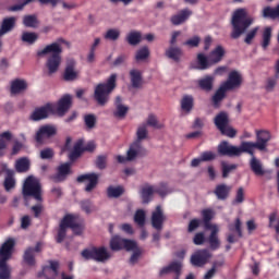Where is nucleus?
I'll return each instance as SVG.
<instances>
[{"mask_svg": "<svg viewBox=\"0 0 279 279\" xmlns=\"http://www.w3.org/2000/svg\"><path fill=\"white\" fill-rule=\"evenodd\" d=\"M130 80L133 88H141L143 86V72L134 68L130 71Z\"/></svg>", "mask_w": 279, "mask_h": 279, "instance_id": "28", "label": "nucleus"}, {"mask_svg": "<svg viewBox=\"0 0 279 279\" xmlns=\"http://www.w3.org/2000/svg\"><path fill=\"white\" fill-rule=\"evenodd\" d=\"M226 54V49L223 47L218 46L214 50H211V53L208 54L209 62L216 64L223 60V56Z\"/></svg>", "mask_w": 279, "mask_h": 279, "instance_id": "31", "label": "nucleus"}, {"mask_svg": "<svg viewBox=\"0 0 279 279\" xmlns=\"http://www.w3.org/2000/svg\"><path fill=\"white\" fill-rule=\"evenodd\" d=\"M39 36L35 32H23L22 40L28 45H33L38 40Z\"/></svg>", "mask_w": 279, "mask_h": 279, "instance_id": "50", "label": "nucleus"}, {"mask_svg": "<svg viewBox=\"0 0 279 279\" xmlns=\"http://www.w3.org/2000/svg\"><path fill=\"white\" fill-rule=\"evenodd\" d=\"M182 267H183V265L181 262H173L170 265L162 267L159 275L166 276L170 272H175V275H177L175 279H178V277H180V271L182 270Z\"/></svg>", "mask_w": 279, "mask_h": 279, "instance_id": "25", "label": "nucleus"}, {"mask_svg": "<svg viewBox=\"0 0 279 279\" xmlns=\"http://www.w3.org/2000/svg\"><path fill=\"white\" fill-rule=\"evenodd\" d=\"M43 244L41 243H37V245L33 248L29 247L25 251L24 253V262L28 265V266H35V253H39L41 251Z\"/></svg>", "mask_w": 279, "mask_h": 279, "instance_id": "21", "label": "nucleus"}, {"mask_svg": "<svg viewBox=\"0 0 279 279\" xmlns=\"http://www.w3.org/2000/svg\"><path fill=\"white\" fill-rule=\"evenodd\" d=\"M259 26H255V28H252L247 34L246 37L244 39V41L247 45L252 44V40H254V38L256 37L257 33H258Z\"/></svg>", "mask_w": 279, "mask_h": 279, "instance_id": "58", "label": "nucleus"}, {"mask_svg": "<svg viewBox=\"0 0 279 279\" xmlns=\"http://www.w3.org/2000/svg\"><path fill=\"white\" fill-rule=\"evenodd\" d=\"M215 124L222 135L229 138L236 136V131L229 125V116L226 111H221L216 116Z\"/></svg>", "mask_w": 279, "mask_h": 279, "instance_id": "8", "label": "nucleus"}, {"mask_svg": "<svg viewBox=\"0 0 279 279\" xmlns=\"http://www.w3.org/2000/svg\"><path fill=\"white\" fill-rule=\"evenodd\" d=\"M154 193H158L161 197H165L170 192L167 187V184L165 183H162L158 189H155L154 186H150V185H146L142 187V191H141V197H142L143 204H148Z\"/></svg>", "mask_w": 279, "mask_h": 279, "instance_id": "11", "label": "nucleus"}, {"mask_svg": "<svg viewBox=\"0 0 279 279\" xmlns=\"http://www.w3.org/2000/svg\"><path fill=\"white\" fill-rule=\"evenodd\" d=\"M146 125H150L155 129H161L162 128V124H158V119L154 114H150L148 117V120H146Z\"/></svg>", "mask_w": 279, "mask_h": 279, "instance_id": "63", "label": "nucleus"}, {"mask_svg": "<svg viewBox=\"0 0 279 279\" xmlns=\"http://www.w3.org/2000/svg\"><path fill=\"white\" fill-rule=\"evenodd\" d=\"M9 259H4L0 265V279H11L12 268L8 265Z\"/></svg>", "mask_w": 279, "mask_h": 279, "instance_id": "48", "label": "nucleus"}, {"mask_svg": "<svg viewBox=\"0 0 279 279\" xmlns=\"http://www.w3.org/2000/svg\"><path fill=\"white\" fill-rule=\"evenodd\" d=\"M124 190L121 186L114 187L110 186L108 189V197L109 198H119L121 195H123Z\"/></svg>", "mask_w": 279, "mask_h": 279, "instance_id": "54", "label": "nucleus"}, {"mask_svg": "<svg viewBox=\"0 0 279 279\" xmlns=\"http://www.w3.org/2000/svg\"><path fill=\"white\" fill-rule=\"evenodd\" d=\"M227 92H229V89L220 85L219 89H217L214 97H211V101H214V105L216 108L219 107L220 101H223V99L226 98Z\"/></svg>", "mask_w": 279, "mask_h": 279, "instance_id": "39", "label": "nucleus"}, {"mask_svg": "<svg viewBox=\"0 0 279 279\" xmlns=\"http://www.w3.org/2000/svg\"><path fill=\"white\" fill-rule=\"evenodd\" d=\"M23 195L24 199L27 201V197L32 196L35 201L41 202V185L39 180L33 175L27 177L23 185Z\"/></svg>", "mask_w": 279, "mask_h": 279, "instance_id": "7", "label": "nucleus"}, {"mask_svg": "<svg viewBox=\"0 0 279 279\" xmlns=\"http://www.w3.org/2000/svg\"><path fill=\"white\" fill-rule=\"evenodd\" d=\"M255 138L257 142H243L245 154L253 155L255 149H258L259 151H267V146L271 141L270 132L265 130H257L255 131Z\"/></svg>", "mask_w": 279, "mask_h": 279, "instance_id": "4", "label": "nucleus"}, {"mask_svg": "<svg viewBox=\"0 0 279 279\" xmlns=\"http://www.w3.org/2000/svg\"><path fill=\"white\" fill-rule=\"evenodd\" d=\"M218 154L220 156H227L230 158L240 157L242 154H245V148L243 147V142L240 147L230 145L229 142L222 141L218 145Z\"/></svg>", "mask_w": 279, "mask_h": 279, "instance_id": "10", "label": "nucleus"}, {"mask_svg": "<svg viewBox=\"0 0 279 279\" xmlns=\"http://www.w3.org/2000/svg\"><path fill=\"white\" fill-rule=\"evenodd\" d=\"M84 121L88 129H93L96 125L97 119L95 114H86Z\"/></svg>", "mask_w": 279, "mask_h": 279, "instance_id": "59", "label": "nucleus"}, {"mask_svg": "<svg viewBox=\"0 0 279 279\" xmlns=\"http://www.w3.org/2000/svg\"><path fill=\"white\" fill-rule=\"evenodd\" d=\"M86 260H95L97 263H105L109 259L110 255L105 247H92L81 253Z\"/></svg>", "mask_w": 279, "mask_h": 279, "instance_id": "9", "label": "nucleus"}, {"mask_svg": "<svg viewBox=\"0 0 279 279\" xmlns=\"http://www.w3.org/2000/svg\"><path fill=\"white\" fill-rule=\"evenodd\" d=\"M215 211L213 209H204L202 210V217L206 229H211L215 225H211L210 221L215 217Z\"/></svg>", "mask_w": 279, "mask_h": 279, "instance_id": "42", "label": "nucleus"}, {"mask_svg": "<svg viewBox=\"0 0 279 279\" xmlns=\"http://www.w3.org/2000/svg\"><path fill=\"white\" fill-rule=\"evenodd\" d=\"M71 172V162L59 166L57 174L53 177L56 183L63 182L65 177Z\"/></svg>", "mask_w": 279, "mask_h": 279, "instance_id": "27", "label": "nucleus"}, {"mask_svg": "<svg viewBox=\"0 0 279 279\" xmlns=\"http://www.w3.org/2000/svg\"><path fill=\"white\" fill-rule=\"evenodd\" d=\"M271 37H272V28L271 26H266V28L263 32V41H262V47L264 50H267V47L270 46Z\"/></svg>", "mask_w": 279, "mask_h": 279, "instance_id": "43", "label": "nucleus"}, {"mask_svg": "<svg viewBox=\"0 0 279 279\" xmlns=\"http://www.w3.org/2000/svg\"><path fill=\"white\" fill-rule=\"evenodd\" d=\"M24 90H27V81H24L22 78H16L11 82L10 92L12 95H19Z\"/></svg>", "mask_w": 279, "mask_h": 279, "instance_id": "26", "label": "nucleus"}, {"mask_svg": "<svg viewBox=\"0 0 279 279\" xmlns=\"http://www.w3.org/2000/svg\"><path fill=\"white\" fill-rule=\"evenodd\" d=\"M126 39L131 46H136L142 41V33L138 31H132L129 33Z\"/></svg>", "mask_w": 279, "mask_h": 279, "instance_id": "49", "label": "nucleus"}, {"mask_svg": "<svg viewBox=\"0 0 279 279\" xmlns=\"http://www.w3.org/2000/svg\"><path fill=\"white\" fill-rule=\"evenodd\" d=\"M15 245V240L10 238L8 239L2 246L0 247V266L4 263V260H10L13 254Z\"/></svg>", "mask_w": 279, "mask_h": 279, "instance_id": "17", "label": "nucleus"}, {"mask_svg": "<svg viewBox=\"0 0 279 279\" xmlns=\"http://www.w3.org/2000/svg\"><path fill=\"white\" fill-rule=\"evenodd\" d=\"M58 269H59V263L58 262H50V266H46L43 269V272L38 275L39 278L45 276L46 278H49V276L56 277L58 276Z\"/></svg>", "mask_w": 279, "mask_h": 279, "instance_id": "30", "label": "nucleus"}, {"mask_svg": "<svg viewBox=\"0 0 279 279\" xmlns=\"http://www.w3.org/2000/svg\"><path fill=\"white\" fill-rule=\"evenodd\" d=\"M277 82H278V75H277V77H269L266 81L265 89L267 92H274V89H275V87L277 85Z\"/></svg>", "mask_w": 279, "mask_h": 279, "instance_id": "60", "label": "nucleus"}, {"mask_svg": "<svg viewBox=\"0 0 279 279\" xmlns=\"http://www.w3.org/2000/svg\"><path fill=\"white\" fill-rule=\"evenodd\" d=\"M145 219H146L145 211L144 210H137L135 216H134V222L140 227H144L145 226Z\"/></svg>", "mask_w": 279, "mask_h": 279, "instance_id": "55", "label": "nucleus"}, {"mask_svg": "<svg viewBox=\"0 0 279 279\" xmlns=\"http://www.w3.org/2000/svg\"><path fill=\"white\" fill-rule=\"evenodd\" d=\"M214 82L215 76L206 75L205 77L198 80V86L205 92H210L213 89Z\"/></svg>", "mask_w": 279, "mask_h": 279, "instance_id": "38", "label": "nucleus"}, {"mask_svg": "<svg viewBox=\"0 0 279 279\" xmlns=\"http://www.w3.org/2000/svg\"><path fill=\"white\" fill-rule=\"evenodd\" d=\"M114 104H116V111H113V116L118 119H123L126 116L129 108L122 105V99L120 96L116 98Z\"/></svg>", "mask_w": 279, "mask_h": 279, "instance_id": "33", "label": "nucleus"}, {"mask_svg": "<svg viewBox=\"0 0 279 279\" xmlns=\"http://www.w3.org/2000/svg\"><path fill=\"white\" fill-rule=\"evenodd\" d=\"M106 40H118L120 38V31L118 28H110L105 35Z\"/></svg>", "mask_w": 279, "mask_h": 279, "instance_id": "56", "label": "nucleus"}, {"mask_svg": "<svg viewBox=\"0 0 279 279\" xmlns=\"http://www.w3.org/2000/svg\"><path fill=\"white\" fill-rule=\"evenodd\" d=\"M192 15V11L189 9H183L179 14L172 16L171 22L174 25H180L184 23Z\"/></svg>", "mask_w": 279, "mask_h": 279, "instance_id": "36", "label": "nucleus"}, {"mask_svg": "<svg viewBox=\"0 0 279 279\" xmlns=\"http://www.w3.org/2000/svg\"><path fill=\"white\" fill-rule=\"evenodd\" d=\"M13 175L14 172L12 170H7V178L4 179V189L7 192L15 187L16 181Z\"/></svg>", "mask_w": 279, "mask_h": 279, "instance_id": "44", "label": "nucleus"}, {"mask_svg": "<svg viewBox=\"0 0 279 279\" xmlns=\"http://www.w3.org/2000/svg\"><path fill=\"white\" fill-rule=\"evenodd\" d=\"M245 202V190L243 187H240L236 191L235 198L231 202L233 206H239V204H243Z\"/></svg>", "mask_w": 279, "mask_h": 279, "instance_id": "53", "label": "nucleus"}, {"mask_svg": "<svg viewBox=\"0 0 279 279\" xmlns=\"http://www.w3.org/2000/svg\"><path fill=\"white\" fill-rule=\"evenodd\" d=\"M263 17L264 19H271V20H279V4L276 7H265L263 9Z\"/></svg>", "mask_w": 279, "mask_h": 279, "instance_id": "37", "label": "nucleus"}, {"mask_svg": "<svg viewBox=\"0 0 279 279\" xmlns=\"http://www.w3.org/2000/svg\"><path fill=\"white\" fill-rule=\"evenodd\" d=\"M150 56V51L148 47H142L140 48L135 53V60L136 61H144L147 60Z\"/></svg>", "mask_w": 279, "mask_h": 279, "instance_id": "51", "label": "nucleus"}, {"mask_svg": "<svg viewBox=\"0 0 279 279\" xmlns=\"http://www.w3.org/2000/svg\"><path fill=\"white\" fill-rule=\"evenodd\" d=\"M23 24L25 27L37 28L39 26L38 17L34 14L25 15L23 17Z\"/></svg>", "mask_w": 279, "mask_h": 279, "instance_id": "45", "label": "nucleus"}, {"mask_svg": "<svg viewBox=\"0 0 279 279\" xmlns=\"http://www.w3.org/2000/svg\"><path fill=\"white\" fill-rule=\"evenodd\" d=\"M210 258L211 254L208 250H198L190 257V264L194 267H205Z\"/></svg>", "mask_w": 279, "mask_h": 279, "instance_id": "14", "label": "nucleus"}, {"mask_svg": "<svg viewBox=\"0 0 279 279\" xmlns=\"http://www.w3.org/2000/svg\"><path fill=\"white\" fill-rule=\"evenodd\" d=\"M194 98L192 95H184L181 100V108L185 112H190L193 109Z\"/></svg>", "mask_w": 279, "mask_h": 279, "instance_id": "46", "label": "nucleus"}, {"mask_svg": "<svg viewBox=\"0 0 279 279\" xmlns=\"http://www.w3.org/2000/svg\"><path fill=\"white\" fill-rule=\"evenodd\" d=\"M96 167L99 170H104L107 167V156L106 155H100L97 157Z\"/></svg>", "mask_w": 279, "mask_h": 279, "instance_id": "62", "label": "nucleus"}, {"mask_svg": "<svg viewBox=\"0 0 279 279\" xmlns=\"http://www.w3.org/2000/svg\"><path fill=\"white\" fill-rule=\"evenodd\" d=\"M57 134V128L53 125H44L35 134V142L43 144L44 141L51 138Z\"/></svg>", "mask_w": 279, "mask_h": 279, "instance_id": "18", "label": "nucleus"}, {"mask_svg": "<svg viewBox=\"0 0 279 279\" xmlns=\"http://www.w3.org/2000/svg\"><path fill=\"white\" fill-rule=\"evenodd\" d=\"M12 137L13 135L10 131L0 133V157L3 156V150H5V147L8 146L7 142H11Z\"/></svg>", "mask_w": 279, "mask_h": 279, "instance_id": "40", "label": "nucleus"}, {"mask_svg": "<svg viewBox=\"0 0 279 279\" xmlns=\"http://www.w3.org/2000/svg\"><path fill=\"white\" fill-rule=\"evenodd\" d=\"M63 39H59L57 43H52L45 48L37 51V57L48 56L46 68L48 69V74L52 75L59 71L60 64L62 62V47L64 44Z\"/></svg>", "mask_w": 279, "mask_h": 279, "instance_id": "1", "label": "nucleus"}, {"mask_svg": "<svg viewBox=\"0 0 279 279\" xmlns=\"http://www.w3.org/2000/svg\"><path fill=\"white\" fill-rule=\"evenodd\" d=\"M250 168L255 175H264L263 163L262 161L255 156V150H252L250 154Z\"/></svg>", "mask_w": 279, "mask_h": 279, "instance_id": "22", "label": "nucleus"}, {"mask_svg": "<svg viewBox=\"0 0 279 279\" xmlns=\"http://www.w3.org/2000/svg\"><path fill=\"white\" fill-rule=\"evenodd\" d=\"M16 24V17H5L2 21V24L0 26V37L5 36V34H9L13 31Z\"/></svg>", "mask_w": 279, "mask_h": 279, "instance_id": "24", "label": "nucleus"}, {"mask_svg": "<svg viewBox=\"0 0 279 279\" xmlns=\"http://www.w3.org/2000/svg\"><path fill=\"white\" fill-rule=\"evenodd\" d=\"M31 168V161L27 158H21L17 161H15V170H17L20 173L27 172Z\"/></svg>", "mask_w": 279, "mask_h": 279, "instance_id": "47", "label": "nucleus"}, {"mask_svg": "<svg viewBox=\"0 0 279 279\" xmlns=\"http://www.w3.org/2000/svg\"><path fill=\"white\" fill-rule=\"evenodd\" d=\"M84 142L82 140H78L73 147L72 153L69 155L70 161H75L83 151H94L96 149L95 142H88L85 147H83Z\"/></svg>", "mask_w": 279, "mask_h": 279, "instance_id": "13", "label": "nucleus"}, {"mask_svg": "<svg viewBox=\"0 0 279 279\" xmlns=\"http://www.w3.org/2000/svg\"><path fill=\"white\" fill-rule=\"evenodd\" d=\"M242 222L240 220V218L235 219V223L234 225H229V231H236L239 236H242V229H241Z\"/></svg>", "mask_w": 279, "mask_h": 279, "instance_id": "61", "label": "nucleus"}, {"mask_svg": "<svg viewBox=\"0 0 279 279\" xmlns=\"http://www.w3.org/2000/svg\"><path fill=\"white\" fill-rule=\"evenodd\" d=\"M98 179H99V174L93 172V173H86V174L78 175L76 181L78 183L87 182L85 190H86V192H90V191H93V189H95L97 186Z\"/></svg>", "mask_w": 279, "mask_h": 279, "instance_id": "19", "label": "nucleus"}, {"mask_svg": "<svg viewBox=\"0 0 279 279\" xmlns=\"http://www.w3.org/2000/svg\"><path fill=\"white\" fill-rule=\"evenodd\" d=\"M118 74L113 73L106 83H100L95 87L94 99L98 105L105 106L109 101L110 94L117 87Z\"/></svg>", "mask_w": 279, "mask_h": 279, "instance_id": "3", "label": "nucleus"}, {"mask_svg": "<svg viewBox=\"0 0 279 279\" xmlns=\"http://www.w3.org/2000/svg\"><path fill=\"white\" fill-rule=\"evenodd\" d=\"M75 68V61L72 59L68 62L65 73H64V80L66 82H73V80L77 78L78 72L74 70Z\"/></svg>", "mask_w": 279, "mask_h": 279, "instance_id": "32", "label": "nucleus"}, {"mask_svg": "<svg viewBox=\"0 0 279 279\" xmlns=\"http://www.w3.org/2000/svg\"><path fill=\"white\" fill-rule=\"evenodd\" d=\"M110 247L113 251L126 250L133 251L137 247L136 241L123 239L119 235H116L110 241Z\"/></svg>", "mask_w": 279, "mask_h": 279, "instance_id": "12", "label": "nucleus"}, {"mask_svg": "<svg viewBox=\"0 0 279 279\" xmlns=\"http://www.w3.org/2000/svg\"><path fill=\"white\" fill-rule=\"evenodd\" d=\"M165 56H166V58H168L170 60H174L175 62H180V59L183 56V51H182L181 48L171 47V48L166 49Z\"/></svg>", "mask_w": 279, "mask_h": 279, "instance_id": "35", "label": "nucleus"}, {"mask_svg": "<svg viewBox=\"0 0 279 279\" xmlns=\"http://www.w3.org/2000/svg\"><path fill=\"white\" fill-rule=\"evenodd\" d=\"M209 230H211V233L208 236V244H209V247H211V250L216 251L220 247V241L217 235L219 232V228L217 225H214Z\"/></svg>", "mask_w": 279, "mask_h": 279, "instance_id": "29", "label": "nucleus"}, {"mask_svg": "<svg viewBox=\"0 0 279 279\" xmlns=\"http://www.w3.org/2000/svg\"><path fill=\"white\" fill-rule=\"evenodd\" d=\"M71 228L74 234L80 235L83 232V226L78 223V217L75 215H66L59 225L57 233V243H62L66 235V229Z\"/></svg>", "mask_w": 279, "mask_h": 279, "instance_id": "5", "label": "nucleus"}, {"mask_svg": "<svg viewBox=\"0 0 279 279\" xmlns=\"http://www.w3.org/2000/svg\"><path fill=\"white\" fill-rule=\"evenodd\" d=\"M54 112V106L51 104L46 105L45 107L34 109L31 114L32 121H43L49 118L50 114Z\"/></svg>", "mask_w": 279, "mask_h": 279, "instance_id": "16", "label": "nucleus"}, {"mask_svg": "<svg viewBox=\"0 0 279 279\" xmlns=\"http://www.w3.org/2000/svg\"><path fill=\"white\" fill-rule=\"evenodd\" d=\"M243 82L242 75L239 71L233 70L228 74V78L220 86L225 87L227 90H234L240 88Z\"/></svg>", "mask_w": 279, "mask_h": 279, "instance_id": "15", "label": "nucleus"}, {"mask_svg": "<svg viewBox=\"0 0 279 279\" xmlns=\"http://www.w3.org/2000/svg\"><path fill=\"white\" fill-rule=\"evenodd\" d=\"M166 221V216L161 206H157L156 210L151 214V226L157 230L161 231L163 229V223Z\"/></svg>", "mask_w": 279, "mask_h": 279, "instance_id": "20", "label": "nucleus"}, {"mask_svg": "<svg viewBox=\"0 0 279 279\" xmlns=\"http://www.w3.org/2000/svg\"><path fill=\"white\" fill-rule=\"evenodd\" d=\"M148 131L147 124L144 123L137 128L136 131V141L130 146L129 149V159L134 160L136 157L142 156L145 153V149L142 146V142L147 138Z\"/></svg>", "mask_w": 279, "mask_h": 279, "instance_id": "6", "label": "nucleus"}, {"mask_svg": "<svg viewBox=\"0 0 279 279\" xmlns=\"http://www.w3.org/2000/svg\"><path fill=\"white\" fill-rule=\"evenodd\" d=\"M221 168H222V178L227 179L229 174L238 168V166L234 163L229 165L227 161H222Z\"/></svg>", "mask_w": 279, "mask_h": 279, "instance_id": "52", "label": "nucleus"}, {"mask_svg": "<svg viewBox=\"0 0 279 279\" xmlns=\"http://www.w3.org/2000/svg\"><path fill=\"white\" fill-rule=\"evenodd\" d=\"M73 97L69 94L64 95L61 100H59V106L57 107V112L63 117L68 110L71 109Z\"/></svg>", "mask_w": 279, "mask_h": 279, "instance_id": "23", "label": "nucleus"}, {"mask_svg": "<svg viewBox=\"0 0 279 279\" xmlns=\"http://www.w3.org/2000/svg\"><path fill=\"white\" fill-rule=\"evenodd\" d=\"M54 156V153L51 148H46L44 150H41L40 153V158L43 160H49V159H52Z\"/></svg>", "mask_w": 279, "mask_h": 279, "instance_id": "64", "label": "nucleus"}, {"mask_svg": "<svg viewBox=\"0 0 279 279\" xmlns=\"http://www.w3.org/2000/svg\"><path fill=\"white\" fill-rule=\"evenodd\" d=\"M232 187L227 184H219L216 187L215 194L219 201H227Z\"/></svg>", "mask_w": 279, "mask_h": 279, "instance_id": "34", "label": "nucleus"}, {"mask_svg": "<svg viewBox=\"0 0 279 279\" xmlns=\"http://www.w3.org/2000/svg\"><path fill=\"white\" fill-rule=\"evenodd\" d=\"M217 158V154L213 153V150H205L201 154V159L203 162H210L214 161Z\"/></svg>", "mask_w": 279, "mask_h": 279, "instance_id": "57", "label": "nucleus"}, {"mask_svg": "<svg viewBox=\"0 0 279 279\" xmlns=\"http://www.w3.org/2000/svg\"><path fill=\"white\" fill-rule=\"evenodd\" d=\"M254 23V19L250 17L247 10L240 8L233 12V17H231V25L233 26V32H231L230 37L233 39L240 38L251 25Z\"/></svg>", "mask_w": 279, "mask_h": 279, "instance_id": "2", "label": "nucleus"}, {"mask_svg": "<svg viewBox=\"0 0 279 279\" xmlns=\"http://www.w3.org/2000/svg\"><path fill=\"white\" fill-rule=\"evenodd\" d=\"M197 69L201 71H205L209 69L214 63L210 62V59L207 58L204 53L197 54Z\"/></svg>", "mask_w": 279, "mask_h": 279, "instance_id": "41", "label": "nucleus"}]
</instances>
